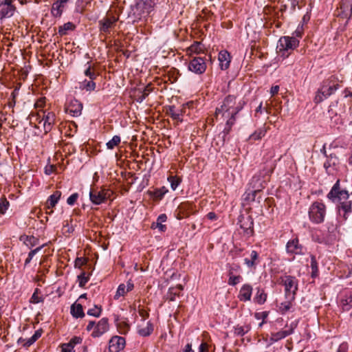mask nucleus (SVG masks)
Instances as JSON below:
<instances>
[{"label":"nucleus","mask_w":352,"mask_h":352,"mask_svg":"<svg viewBox=\"0 0 352 352\" xmlns=\"http://www.w3.org/2000/svg\"><path fill=\"white\" fill-rule=\"evenodd\" d=\"M327 213V208L321 201L312 203L308 210L309 219L315 224H320L324 222Z\"/></svg>","instance_id":"1"},{"label":"nucleus","mask_w":352,"mask_h":352,"mask_svg":"<svg viewBox=\"0 0 352 352\" xmlns=\"http://www.w3.org/2000/svg\"><path fill=\"white\" fill-rule=\"evenodd\" d=\"M280 280L285 287L286 299L294 300L298 285L296 278L292 276H283L280 278Z\"/></svg>","instance_id":"2"},{"label":"nucleus","mask_w":352,"mask_h":352,"mask_svg":"<svg viewBox=\"0 0 352 352\" xmlns=\"http://www.w3.org/2000/svg\"><path fill=\"white\" fill-rule=\"evenodd\" d=\"M109 329L108 319L103 318L100 320L97 324L94 321H90L87 324L86 329L90 331L93 329L91 336L94 338L100 337Z\"/></svg>","instance_id":"3"},{"label":"nucleus","mask_w":352,"mask_h":352,"mask_svg":"<svg viewBox=\"0 0 352 352\" xmlns=\"http://www.w3.org/2000/svg\"><path fill=\"white\" fill-rule=\"evenodd\" d=\"M111 193L112 192L109 189H91L89 199L94 204L100 205L108 199Z\"/></svg>","instance_id":"4"},{"label":"nucleus","mask_w":352,"mask_h":352,"mask_svg":"<svg viewBox=\"0 0 352 352\" xmlns=\"http://www.w3.org/2000/svg\"><path fill=\"white\" fill-rule=\"evenodd\" d=\"M299 41L294 36H282L279 38L277 49L279 52H287L289 50H294L298 46Z\"/></svg>","instance_id":"5"},{"label":"nucleus","mask_w":352,"mask_h":352,"mask_svg":"<svg viewBox=\"0 0 352 352\" xmlns=\"http://www.w3.org/2000/svg\"><path fill=\"white\" fill-rule=\"evenodd\" d=\"M287 254L292 256L293 259L295 255H302L304 254L305 248L299 242L298 238L296 236L287 241L285 246Z\"/></svg>","instance_id":"6"},{"label":"nucleus","mask_w":352,"mask_h":352,"mask_svg":"<svg viewBox=\"0 0 352 352\" xmlns=\"http://www.w3.org/2000/svg\"><path fill=\"white\" fill-rule=\"evenodd\" d=\"M327 197L332 201H334L336 199H338L340 201L342 200L347 201L349 197V194L346 190H340V180L338 179L327 194Z\"/></svg>","instance_id":"7"},{"label":"nucleus","mask_w":352,"mask_h":352,"mask_svg":"<svg viewBox=\"0 0 352 352\" xmlns=\"http://www.w3.org/2000/svg\"><path fill=\"white\" fill-rule=\"evenodd\" d=\"M239 224L241 229L243 230L244 233L250 236L254 233V221L250 215L241 214L239 217Z\"/></svg>","instance_id":"8"},{"label":"nucleus","mask_w":352,"mask_h":352,"mask_svg":"<svg viewBox=\"0 0 352 352\" xmlns=\"http://www.w3.org/2000/svg\"><path fill=\"white\" fill-rule=\"evenodd\" d=\"M14 0H4L0 4V19L11 17L15 10L16 7L12 4Z\"/></svg>","instance_id":"9"},{"label":"nucleus","mask_w":352,"mask_h":352,"mask_svg":"<svg viewBox=\"0 0 352 352\" xmlns=\"http://www.w3.org/2000/svg\"><path fill=\"white\" fill-rule=\"evenodd\" d=\"M188 69L190 71L197 74H203L206 69V65L203 58L195 57L192 58L188 65Z\"/></svg>","instance_id":"10"},{"label":"nucleus","mask_w":352,"mask_h":352,"mask_svg":"<svg viewBox=\"0 0 352 352\" xmlns=\"http://www.w3.org/2000/svg\"><path fill=\"white\" fill-rule=\"evenodd\" d=\"M40 112L43 113V117L39 121L38 124H42L43 130L47 133L51 130L52 126L54 123L56 116L54 111H48L47 114H45V111Z\"/></svg>","instance_id":"11"},{"label":"nucleus","mask_w":352,"mask_h":352,"mask_svg":"<svg viewBox=\"0 0 352 352\" xmlns=\"http://www.w3.org/2000/svg\"><path fill=\"white\" fill-rule=\"evenodd\" d=\"M341 85L340 83L335 80V78H331L329 81L324 82L322 86V94L324 98L333 94Z\"/></svg>","instance_id":"12"},{"label":"nucleus","mask_w":352,"mask_h":352,"mask_svg":"<svg viewBox=\"0 0 352 352\" xmlns=\"http://www.w3.org/2000/svg\"><path fill=\"white\" fill-rule=\"evenodd\" d=\"M125 345V340L120 336H113L109 340V352H119L122 350Z\"/></svg>","instance_id":"13"},{"label":"nucleus","mask_w":352,"mask_h":352,"mask_svg":"<svg viewBox=\"0 0 352 352\" xmlns=\"http://www.w3.org/2000/svg\"><path fill=\"white\" fill-rule=\"evenodd\" d=\"M338 15L343 19L349 20L352 16V1L351 0H342L340 6V12Z\"/></svg>","instance_id":"14"},{"label":"nucleus","mask_w":352,"mask_h":352,"mask_svg":"<svg viewBox=\"0 0 352 352\" xmlns=\"http://www.w3.org/2000/svg\"><path fill=\"white\" fill-rule=\"evenodd\" d=\"M253 287L249 283L243 284L239 292L238 298L241 302H247L251 300Z\"/></svg>","instance_id":"15"},{"label":"nucleus","mask_w":352,"mask_h":352,"mask_svg":"<svg viewBox=\"0 0 352 352\" xmlns=\"http://www.w3.org/2000/svg\"><path fill=\"white\" fill-rule=\"evenodd\" d=\"M338 212L344 221H346L352 212V200L341 201L338 206Z\"/></svg>","instance_id":"16"},{"label":"nucleus","mask_w":352,"mask_h":352,"mask_svg":"<svg viewBox=\"0 0 352 352\" xmlns=\"http://www.w3.org/2000/svg\"><path fill=\"white\" fill-rule=\"evenodd\" d=\"M116 19L115 17H105L99 21L100 30L104 34L110 33L111 30L114 27Z\"/></svg>","instance_id":"17"},{"label":"nucleus","mask_w":352,"mask_h":352,"mask_svg":"<svg viewBox=\"0 0 352 352\" xmlns=\"http://www.w3.org/2000/svg\"><path fill=\"white\" fill-rule=\"evenodd\" d=\"M61 192L59 190L55 191L52 195H51L47 201H46V208L47 210H50V212H47L48 214L53 213L52 208L57 204L58 202L60 197H61Z\"/></svg>","instance_id":"18"},{"label":"nucleus","mask_w":352,"mask_h":352,"mask_svg":"<svg viewBox=\"0 0 352 352\" xmlns=\"http://www.w3.org/2000/svg\"><path fill=\"white\" fill-rule=\"evenodd\" d=\"M133 287L134 285L131 280H129L126 285L120 284L117 289L114 298L116 300L119 299L121 296H124L126 293L131 292Z\"/></svg>","instance_id":"19"},{"label":"nucleus","mask_w":352,"mask_h":352,"mask_svg":"<svg viewBox=\"0 0 352 352\" xmlns=\"http://www.w3.org/2000/svg\"><path fill=\"white\" fill-rule=\"evenodd\" d=\"M184 287L182 285L179 284L175 287H172L168 289V291L166 295V298L169 301H175L176 297L180 296L182 291Z\"/></svg>","instance_id":"20"},{"label":"nucleus","mask_w":352,"mask_h":352,"mask_svg":"<svg viewBox=\"0 0 352 352\" xmlns=\"http://www.w3.org/2000/svg\"><path fill=\"white\" fill-rule=\"evenodd\" d=\"M219 61L221 69H227L230 63V56L227 51H221L219 54Z\"/></svg>","instance_id":"21"},{"label":"nucleus","mask_w":352,"mask_h":352,"mask_svg":"<svg viewBox=\"0 0 352 352\" xmlns=\"http://www.w3.org/2000/svg\"><path fill=\"white\" fill-rule=\"evenodd\" d=\"M258 263V254L256 250H252L250 252V258H245L244 259V263L248 268H255Z\"/></svg>","instance_id":"22"},{"label":"nucleus","mask_w":352,"mask_h":352,"mask_svg":"<svg viewBox=\"0 0 352 352\" xmlns=\"http://www.w3.org/2000/svg\"><path fill=\"white\" fill-rule=\"evenodd\" d=\"M65 110H82V104L77 99L69 97L66 102Z\"/></svg>","instance_id":"23"},{"label":"nucleus","mask_w":352,"mask_h":352,"mask_svg":"<svg viewBox=\"0 0 352 352\" xmlns=\"http://www.w3.org/2000/svg\"><path fill=\"white\" fill-rule=\"evenodd\" d=\"M292 333H293L292 329H290L289 330H281V331H279L278 332L272 333L271 334L270 341L272 342H276L286 338L287 336L291 335Z\"/></svg>","instance_id":"24"},{"label":"nucleus","mask_w":352,"mask_h":352,"mask_svg":"<svg viewBox=\"0 0 352 352\" xmlns=\"http://www.w3.org/2000/svg\"><path fill=\"white\" fill-rule=\"evenodd\" d=\"M65 6L62 2H60L59 0H57L53 3L52 6V14L55 17H60L62 15Z\"/></svg>","instance_id":"25"},{"label":"nucleus","mask_w":352,"mask_h":352,"mask_svg":"<svg viewBox=\"0 0 352 352\" xmlns=\"http://www.w3.org/2000/svg\"><path fill=\"white\" fill-rule=\"evenodd\" d=\"M152 91V87L151 85H148L143 88H139L136 91V97L138 102H142L146 96H147Z\"/></svg>","instance_id":"26"},{"label":"nucleus","mask_w":352,"mask_h":352,"mask_svg":"<svg viewBox=\"0 0 352 352\" xmlns=\"http://www.w3.org/2000/svg\"><path fill=\"white\" fill-rule=\"evenodd\" d=\"M267 296V294L265 292L264 289L257 288L256 295L254 298V302L258 305H263L265 302Z\"/></svg>","instance_id":"27"},{"label":"nucleus","mask_w":352,"mask_h":352,"mask_svg":"<svg viewBox=\"0 0 352 352\" xmlns=\"http://www.w3.org/2000/svg\"><path fill=\"white\" fill-rule=\"evenodd\" d=\"M94 80H84L79 82V89L81 90H86L87 91H91L96 89V83Z\"/></svg>","instance_id":"28"},{"label":"nucleus","mask_w":352,"mask_h":352,"mask_svg":"<svg viewBox=\"0 0 352 352\" xmlns=\"http://www.w3.org/2000/svg\"><path fill=\"white\" fill-rule=\"evenodd\" d=\"M71 314L74 318H82L85 316L82 306L80 304H74L71 307Z\"/></svg>","instance_id":"29"},{"label":"nucleus","mask_w":352,"mask_h":352,"mask_svg":"<svg viewBox=\"0 0 352 352\" xmlns=\"http://www.w3.org/2000/svg\"><path fill=\"white\" fill-rule=\"evenodd\" d=\"M294 300L286 299V301L283 302L280 304L278 309L282 314L287 312L293 305V301Z\"/></svg>","instance_id":"30"},{"label":"nucleus","mask_w":352,"mask_h":352,"mask_svg":"<svg viewBox=\"0 0 352 352\" xmlns=\"http://www.w3.org/2000/svg\"><path fill=\"white\" fill-rule=\"evenodd\" d=\"M41 336V332L39 330L36 331L34 332V335L31 338H30L27 340H23V341L25 342L23 344V345L25 347H29L32 344H34Z\"/></svg>","instance_id":"31"},{"label":"nucleus","mask_w":352,"mask_h":352,"mask_svg":"<svg viewBox=\"0 0 352 352\" xmlns=\"http://www.w3.org/2000/svg\"><path fill=\"white\" fill-rule=\"evenodd\" d=\"M166 219L167 217L165 214H162L157 217L155 228H158L160 232L166 231V226L162 224V223L165 222Z\"/></svg>","instance_id":"32"},{"label":"nucleus","mask_w":352,"mask_h":352,"mask_svg":"<svg viewBox=\"0 0 352 352\" xmlns=\"http://www.w3.org/2000/svg\"><path fill=\"white\" fill-rule=\"evenodd\" d=\"M153 331V327L152 324L150 322H147V324L144 327H140L138 329V333L141 336H149Z\"/></svg>","instance_id":"33"},{"label":"nucleus","mask_w":352,"mask_h":352,"mask_svg":"<svg viewBox=\"0 0 352 352\" xmlns=\"http://www.w3.org/2000/svg\"><path fill=\"white\" fill-rule=\"evenodd\" d=\"M228 274L229 276L228 283L230 285L235 286L242 280L241 276L232 274V272H228Z\"/></svg>","instance_id":"34"},{"label":"nucleus","mask_w":352,"mask_h":352,"mask_svg":"<svg viewBox=\"0 0 352 352\" xmlns=\"http://www.w3.org/2000/svg\"><path fill=\"white\" fill-rule=\"evenodd\" d=\"M310 267L311 269V277L315 278L318 275V266L316 259V256L311 255Z\"/></svg>","instance_id":"35"},{"label":"nucleus","mask_w":352,"mask_h":352,"mask_svg":"<svg viewBox=\"0 0 352 352\" xmlns=\"http://www.w3.org/2000/svg\"><path fill=\"white\" fill-rule=\"evenodd\" d=\"M341 306L344 311H349L352 308V294L342 300Z\"/></svg>","instance_id":"36"},{"label":"nucleus","mask_w":352,"mask_h":352,"mask_svg":"<svg viewBox=\"0 0 352 352\" xmlns=\"http://www.w3.org/2000/svg\"><path fill=\"white\" fill-rule=\"evenodd\" d=\"M43 113L41 114L39 113V111H35L34 113L31 115L30 117V122H33L35 121V126L38 129H41L43 127L42 124H38L39 121L42 119Z\"/></svg>","instance_id":"37"},{"label":"nucleus","mask_w":352,"mask_h":352,"mask_svg":"<svg viewBox=\"0 0 352 352\" xmlns=\"http://www.w3.org/2000/svg\"><path fill=\"white\" fill-rule=\"evenodd\" d=\"M10 207V202L4 197L0 198V214H5Z\"/></svg>","instance_id":"38"},{"label":"nucleus","mask_w":352,"mask_h":352,"mask_svg":"<svg viewBox=\"0 0 352 352\" xmlns=\"http://www.w3.org/2000/svg\"><path fill=\"white\" fill-rule=\"evenodd\" d=\"M121 142V138L119 135H114L111 140L107 142V148L108 149H113Z\"/></svg>","instance_id":"39"},{"label":"nucleus","mask_w":352,"mask_h":352,"mask_svg":"<svg viewBox=\"0 0 352 352\" xmlns=\"http://www.w3.org/2000/svg\"><path fill=\"white\" fill-rule=\"evenodd\" d=\"M74 28L75 25L72 23L67 22L59 28L58 33L60 35H65L68 30H73Z\"/></svg>","instance_id":"40"},{"label":"nucleus","mask_w":352,"mask_h":352,"mask_svg":"<svg viewBox=\"0 0 352 352\" xmlns=\"http://www.w3.org/2000/svg\"><path fill=\"white\" fill-rule=\"evenodd\" d=\"M168 181L170 184L172 190H175L178 186L180 184L182 179L177 176H170L168 177Z\"/></svg>","instance_id":"41"},{"label":"nucleus","mask_w":352,"mask_h":352,"mask_svg":"<svg viewBox=\"0 0 352 352\" xmlns=\"http://www.w3.org/2000/svg\"><path fill=\"white\" fill-rule=\"evenodd\" d=\"M234 100L235 98L234 96H228L225 98L221 107L229 110L230 109L232 108V104L235 103Z\"/></svg>","instance_id":"42"},{"label":"nucleus","mask_w":352,"mask_h":352,"mask_svg":"<svg viewBox=\"0 0 352 352\" xmlns=\"http://www.w3.org/2000/svg\"><path fill=\"white\" fill-rule=\"evenodd\" d=\"M88 65V67L85 69L84 72V74L88 77L91 80H95L98 75L94 72V69L91 68V65H89V63L88 62L87 63Z\"/></svg>","instance_id":"43"},{"label":"nucleus","mask_w":352,"mask_h":352,"mask_svg":"<svg viewBox=\"0 0 352 352\" xmlns=\"http://www.w3.org/2000/svg\"><path fill=\"white\" fill-rule=\"evenodd\" d=\"M38 241V239L33 236H26L25 240L24 241V243L29 248H32V247L35 246L37 244Z\"/></svg>","instance_id":"44"},{"label":"nucleus","mask_w":352,"mask_h":352,"mask_svg":"<svg viewBox=\"0 0 352 352\" xmlns=\"http://www.w3.org/2000/svg\"><path fill=\"white\" fill-rule=\"evenodd\" d=\"M265 133L266 130L265 129H259L258 130L256 131L253 134H252L250 138L254 140H258L264 137L265 135Z\"/></svg>","instance_id":"45"},{"label":"nucleus","mask_w":352,"mask_h":352,"mask_svg":"<svg viewBox=\"0 0 352 352\" xmlns=\"http://www.w3.org/2000/svg\"><path fill=\"white\" fill-rule=\"evenodd\" d=\"M170 117L177 122L182 121L183 111H166Z\"/></svg>","instance_id":"46"},{"label":"nucleus","mask_w":352,"mask_h":352,"mask_svg":"<svg viewBox=\"0 0 352 352\" xmlns=\"http://www.w3.org/2000/svg\"><path fill=\"white\" fill-rule=\"evenodd\" d=\"M235 114H232L230 118L226 122V126L223 130V133L226 134H228L232 126L234 124L235 122Z\"/></svg>","instance_id":"47"},{"label":"nucleus","mask_w":352,"mask_h":352,"mask_svg":"<svg viewBox=\"0 0 352 352\" xmlns=\"http://www.w3.org/2000/svg\"><path fill=\"white\" fill-rule=\"evenodd\" d=\"M338 158L336 157V155H330V158L328 159L324 163V167L325 168V169L327 170H328V168L329 167H331V165H333L335 166L336 164H338Z\"/></svg>","instance_id":"48"},{"label":"nucleus","mask_w":352,"mask_h":352,"mask_svg":"<svg viewBox=\"0 0 352 352\" xmlns=\"http://www.w3.org/2000/svg\"><path fill=\"white\" fill-rule=\"evenodd\" d=\"M102 309L101 307L98 305H94V307L91 309H89L87 311V314L89 316H92L94 317H99L101 314Z\"/></svg>","instance_id":"49"},{"label":"nucleus","mask_w":352,"mask_h":352,"mask_svg":"<svg viewBox=\"0 0 352 352\" xmlns=\"http://www.w3.org/2000/svg\"><path fill=\"white\" fill-rule=\"evenodd\" d=\"M43 245H41L34 250H31L29 252L28 258L25 261V265H28L31 262V261H32V258L34 256V255L36 253H38L43 248Z\"/></svg>","instance_id":"50"},{"label":"nucleus","mask_w":352,"mask_h":352,"mask_svg":"<svg viewBox=\"0 0 352 352\" xmlns=\"http://www.w3.org/2000/svg\"><path fill=\"white\" fill-rule=\"evenodd\" d=\"M78 280L79 283L80 287H84L85 284L88 282L89 278L86 276L85 272H82L80 275L78 276Z\"/></svg>","instance_id":"51"},{"label":"nucleus","mask_w":352,"mask_h":352,"mask_svg":"<svg viewBox=\"0 0 352 352\" xmlns=\"http://www.w3.org/2000/svg\"><path fill=\"white\" fill-rule=\"evenodd\" d=\"M78 198V194L77 192L71 195L67 199V204L69 206H74Z\"/></svg>","instance_id":"52"},{"label":"nucleus","mask_w":352,"mask_h":352,"mask_svg":"<svg viewBox=\"0 0 352 352\" xmlns=\"http://www.w3.org/2000/svg\"><path fill=\"white\" fill-rule=\"evenodd\" d=\"M268 316L267 311L256 312L254 314V318L257 320H265Z\"/></svg>","instance_id":"53"},{"label":"nucleus","mask_w":352,"mask_h":352,"mask_svg":"<svg viewBox=\"0 0 352 352\" xmlns=\"http://www.w3.org/2000/svg\"><path fill=\"white\" fill-rule=\"evenodd\" d=\"M82 341V338L79 336L73 337L68 342L74 348L75 345L80 344Z\"/></svg>","instance_id":"54"},{"label":"nucleus","mask_w":352,"mask_h":352,"mask_svg":"<svg viewBox=\"0 0 352 352\" xmlns=\"http://www.w3.org/2000/svg\"><path fill=\"white\" fill-rule=\"evenodd\" d=\"M45 100L46 98L45 97L40 98L38 100H36V102H35L34 107L36 109L43 108L45 107Z\"/></svg>","instance_id":"55"},{"label":"nucleus","mask_w":352,"mask_h":352,"mask_svg":"<svg viewBox=\"0 0 352 352\" xmlns=\"http://www.w3.org/2000/svg\"><path fill=\"white\" fill-rule=\"evenodd\" d=\"M198 352H209V344L207 342H202L199 346Z\"/></svg>","instance_id":"56"},{"label":"nucleus","mask_w":352,"mask_h":352,"mask_svg":"<svg viewBox=\"0 0 352 352\" xmlns=\"http://www.w3.org/2000/svg\"><path fill=\"white\" fill-rule=\"evenodd\" d=\"M324 98H325L324 96L322 94V87H321L317 92L314 100L316 103H318V102H322Z\"/></svg>","instance_id":"57"},{"label":"nucleus","mask_w":352,"mask_h":352,"mask_svg":"<svg viewBox=\"0 0 352 352\" xmlns=\"http://www.w3.org/2000/svg\"><path fill=\"white\" fill-rule=\"evenodd\" d=\"M61 347V352H74V348L69 343L62 344Z\"/></svg>","instance_id":"58"},{"label":"nucleus","mask_w":352,"mask_h":352,"mask_svg":"<svg viewBox=\"0 0 352 352\" xmlns=\"http://www.w3.org/2000/svg\"><path fill=\"white\" fill-rule=\"evenodd\" d=\"M258 192V190H254L252 192H249L247 195L246 199L254 201L255 199V195Z\"/></svg>","instance_id":"59"},{"label":"nucleus","mask_w":352,"mask_h":352,"mask_svg":"<svg viewBox=\"0 0 352 352\" xmlns=\"http://www.w3.org/2000/svg\"><path fill=\"white\" fill-rule=\"evenodd\" d=\"M347 344L346 343H342L339 346L337 352H347Z\"/></svg>","instance_id":"60"},{"label":"nucleus","mask_w":352,"mask_h":352,"mask_svg":"<svg viewBox=\"0 0 352 352\" xmlns=\"http://www.w3.org/2000/svg\"><path fill=\"white\" fill-rule=\"evenodd\" d=\"M85 264V261L82 258H77L75 261V267H80Z\"/></svg>","instance_id":"61"},{"label":"nucleus","mask_w":352,"mask_h":352,"mask_svg":"<svg viewBox=\"0 0 352 352\" xmlns=\"http://www.w3.org/2000/svg\"><path fill=\"white\" fill-rule=\"evenodd\" d=\"M278 91H279L278 85L272 86L270 89V94H271L272 96L277 94Z\"/></svg>","instance_id":"62"},{"label":"nucleus","mask_w":352,"mask_h":352,"mask_svg":"<svg viewBox=\"0 0 352 352\" xmlns=\"http://www.w3.org/2000/svg\"><path fill=\"white\" fill-rule=\"evenodd\" d=\"M54 169H55V168L52 165H50L49 166H46L45 169V174L49 175L52 174L54 172Z\"/></svg>","instance_id":"63"},{"label":"nucleus","mask_w":352,"mask_h":352,"mask_svg":"<svg viewBox=\"0 0 352 352\" xmlns=\"http://www.w3.org/2000/svg\"><path fill=\"white\" fill-rule=\"evenodd\" d=\"M183 352H195L192 348V344L190 343H188L184 348Z\"/></svg>","instance_id":"64"}]
</instances>
